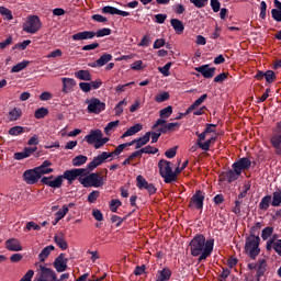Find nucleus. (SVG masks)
<instances>
[{
	"mask_svg": "<svg viewBox=\"0 0 281 281\" xmlns=\"http://www.w3.org/2000/svg\"><path fill=\"white\" fill-rule=\"evenodd\" d=\"M271 15H272V19H274L278 23L281 22V11H279L278 9H272Z\"/></svg>",
	"mask_w": 281,
	"mask_h": 281,
	"instance_id": "obj_64",
	"label": "nucleus"
},
{
	"mask_svg": "<svg viewBox=\"0 0 281 281\" xmlns=\"http://www.w3.org/2000/svg\"><path fill=\"white\" fill-rule=\"evenodd\" d=\"M90 166L91 162H89L86 168L66 170L64 175H61L63 180L65 181L66 179L70 184H72L78 177L80 179L82 175H89V172H93V170H95V168H90Z\"/></svg>",
	"mask_w": 281,
	"mask_h": 281,
	"instance_id": "obj_6",
	"label": "nucleus"
},
{
	"mask_svg": "<svg viewBox=\"0 0 281 281\" xmlns=\"http://www.w3.org/2000/svg\"><path fill=\"white\" fill-rule=\"evenodd\" d=\"M195 71H198V74H201L203 78H214L216 68L214 67L210 68L209 65H203V66L196 67Z\"/></svg>",
	"mask_w": 281,
	"mask_h": 281,
	"instance_id": "obj_22",
	"label": "nucleus"
},
{
	"mask_svg": "<svg viewBox=\"0 0 281 281\" xmlns=\"http://www.w3.org/2000/svg\"><path fill=\"white\" fill-rule=\"evenodd\" d=\"M100 199V191H92L88 195V203H95Z\"/></svg>",
	"mask_w": 281,
	"mask_h": 281,
	"instance_id": "obj_56",
	"label": "nucleus"
},
{
	"mask_svg": "<svg viewBox=\"0 0 281 281\" xmlns=\"http://www.w3.org/2000/svg\"><path fill=\"white\" fill-rule=\"evenodd\" d=\"M32 229H35V232H41V226L34 222L26 223V231L31 232Z\"/></svg>",
	"mask_w": 281,
	"mask_h": 281,
	"instance_id": "obj_62",
	"label": "nucleus"
},
{
	"mask_svg": "<svg viewBox=\"0 0 281 281\" xmlns=\"http://www.w3.org/2000/svg\"><path fill=\"white\" fill-rule=\"evenodd\" d=\"M95 33V36L98 38L102 37V36H110L111 34V29H101V30H98Z\"/></svg>",
	"mask_w": 281,
	"mask_h": 281,
	"instance_id": "obj_59",
	"label": "nucleus"
},
{
	"mask_svg": "<svg viewBox=\"0 0 281 281\" xmlns=\"http://www.w3.org/2000/svg\"><path fill=\"white\" fill-rule=\"evenodd\" d=\"M40 179H41V176H38V171L36 170V168L29 169L23 173V180L29 186H34V183H38Z\"/></svg>",
	"mask_w": 281,
	"mask_h": 281,
	"instance_id": "obj_16",
	"label": "nucleus"
},
{
	"mask_svg": "<svg viewBox=\"0 0 281 281\" xmlns=\"http://www.w3.org/2000/svg\"><path fill=\"white\" fill-rule=\"evenodd\" d=\"M190 3H192L195 8H205L207 5V0H190Z\"/></svg>",
	"mask_w": 281,
	"mask_h": 281,
	"instance_id": "obj_57",
	"label": "nucleus"
},
{
	"mask_svg": "<svg viewBox=\"0 0 281 281\" xmlns=\"http://www.w3.org/2000/svg\"><path fill=\"white\" fill-rule=\"evenodd\" d=\"M138 153H140V155H144V153L147 155H156V153H159V149H157L156 147H153V146H146V147L139 149Z\"/></svg>",
	"mask_w": 281,
	"mask_h": 281,
	"instance_id": "obj_47",
	"label": "nucleus"
},
{
	"mask_svg": "<svg viewBox=\"0 0 281 281\" xmlns=\"http://www.w3.org/2000/svg\"><path fill=\"white\" fill-rule=\"evenodd\" d=\"M267 251L273 249L278 256H281V239H278V235H272V237L266 243Z\"/></svg>",
	"mask_w": 281,
	"mask_h": 281,
	"instance_id": "obj_18",
	"label": "nucleus"
},
{
	"mask_svg": "<svg viewBox=\"0 0 281 281\" xmlns=\"http://www.w3.org/2000/svg\"><path fill=\"white\" fill-rule=\"evenodd\" d=\"M170 67H172V63H167L164 67H159L158 71L162 74V76H170Z\"/></svg>",
	"mask_w": 281,
	"mask_h": 281,
	"instance_id": "obj_54",
	"label": "nucleus"
},
{
	"mask_svg": "<svg viewBox=\"0 0 281 281\" xmlns=\"http://www.w3.org/2000/svg\"><path fill=\"white\" fill-rule=\"evenodd\" d=\"M72 41H90L91 38H95V32L93 31H83L78 32L71 36Z\"/></svg>",
	"mask_w": 281,
	"mask_h": 281,
	"instance_id": "obj_21",
	"label": "nucleus"
},
{
	"mask_svg": "<svg viewBox=\"0 0 281 281\" xmlns=\"http://www.w3.org/2000/svg\"><path fill=\"white\" fill-rule=\"evenodd\" d=\"M169 99H170V93H168V92H162L155 97V100L158 103L166 102V100H169Z\"/></svg>",
	"mask_w": 281,
	"mask_h": 281,
	"instance_id": "obj_55",
	"label": "nucleus"
},
{
	"mask_svg": "<svg viewBox=\"0 0 281 281\" xmlns=\"http://www.w3.org/2000/svg\"><path fill=\"white\" fill-rule=\"evenodd\" d=\"M159 175L162 177L165 183H172L176 181V175L172 173V162L161 159L158 162Z\"/></svg>",
	"mask_w": 281,
	"mask_h": 281,
	"instance_id": "obj_5",
	"label": "nucleus"
},
{
	"mask_svg": "<svg viewBox=\"0 0 281 281\" xmlns=\"http://www.w3.org/2000/svg\"><path fill=\"white\" fill-rule=\"evenodd\" d=\"M49 166H52V161L45 160L40 167L35 168L37 171V175L40 176V179L41 177H43V175H49L54 172V169L49 168Z\"/></svg>",
	"mask_w": 281,
	"mask_h": 281,
	"instance_id": "obj_25",
	"label": "nucleus"
},
{
	"mask_svg": "<svg viewBox=\"0 0 281 281\" xmlns=\"http://www.w3.org/2000/svg\"><path fill=\"white\" fill-rule=\"evenodd\" d=\"M60 56H63V50L60 48H56L47 55V58H60Z\"/></svg>",
	"mask_w": 281,
	"mask_h": 281,
	"instance_id": "obj_61",
	"label": "nucleus"
},
{
	"mask_svg": "<svg viewBox=\"0 0 281 281\" xmlns=\"http://www.w3.org/2000/svg\"><path fill=\"white\" fill-rule=\"evenodd\" d=\"M203 201H205V194L203 193V191L199 190L191 198L189 202V207L191 210H203Z\"/></svg>",
	"mask_w": 281,
	"mask_h": 281,
	"instance_id": "obj_13",
	"label": "nucleus"
},
{
	"mask_svg": "<svg viewBox=\"0 0 281 281\" xmlns=\"http://www.w3.org/2000/svg\"><path fill=\"white\" fill-rule=\"evenodd\" d=\"M270 144L274 148L276 155H281V121L277 122Z\"/></svg>",
	"mask_w": 281,
	"mask_h": 281,
	"instance_id": "obj_10",
	"label": "nucleus"
},
{
	"mask_svg": "<svg viewBox=\"0 0 281 281\" xmlns=\"http://www.w3.org/2000/svg\"><path fill=\"white\" fill-rule=\"evenodd\" d=\"M260 19H267V2L261 1L260 2Z\"/></svg>",
	"mask_w": 281,
	"mask_h": 281,
	"instance_id": "obj_60",
	"label": "nucleus"
},
{
	"mask_svg": "<svg viewBox=\"0 0 281 281\" xmlns=\"http://www.w3.org/2000/svg\"><path fill=\"white\" fill-rule=\"evenodd\" d=\"M133 144H135V140H132L131 143L121 144L111 153H101L100 155L94 157L92 161H90V168H98L99 166H102V164H104L106 159H110V157H113L114 155H122V153H124V148H127V146H133Z\"/></svg>",
	"mask_w": 281,
	"mask_h": 281,
	"instance_id": "obj_2",
	"label": "nucleus"
},
{
	"mask_svg": "<svg viewBox=\"0 0 281 281\" xmlns=\"http://www.w3.org/2000/svg\"><path fill=\"white\" fill-rule=\"evenodd\" d=\"M233 170H237L239 175H243L246 170L251 168V160L249 158H240L232 166Z\"/></svg>",
	"mask_w": 281,
	"mask_h": 281,
	"instance_id": "obj_15",
	"label": "nucleus"
},
{
	"mask_svg": "<svg viewBox=\"0 0 281 281\" xmlns=\"http://www.w3.org/2000/svg\"><path fill=\"white\" fill-rule=\"evenodd\" d=\"M245 251L250 258H252V260L256 259V257L260 254V237L255 235L247 237Z\"/></svg>",
	"mask_w": 281,
	"mask_h": 281,
	"instance_id": "obj_7",
	"label": "nucleus"
},
{
	"mask_svg": "<svg viewBox=\"0 0 281 281\" xmlns=\"http://www.w3.org/2000/svg\"><path fill=\"white\" fill-rule=\"evenodd\" d=\"M102 13L103 14H119V16H131L130 12L122 11V10L111 7V5L103 7Z\"/></svg>",
	"mask_w": 281,
	"mask_h": 281,
	"instance_id": "obj_24",
	"label": "nucleus"
},
{
	"mask_svg": "<svg viewBox=\"0 0 281 281\" xmlns=\"http://www.w3.org/2000/svg\"><path fill=\"white\" fill-rule=\"evenodd\" d=\"M5 247L9 251H23V246H21V241L19 239H9L5 241Z\"/></svg>",
	"mask_w": 281,
	"mask_h": 281,
	"instance_id": "obj_27",
	"label": "nucleus"
},
{
	"mask_svg": "<svg viewBox=\"0 0 281 281\" xmlns=\"http://www.w3.org/2000/svg\"><path fill=\"white\" fill-rule=\"evenodd\" d=\"M170 24L173 27L176 34H181L186 30L183 22H181L179 19H171Z\"/></svg>",
	"mask_w": 281,
	"mask_h": 281,
	"instance_id": "obj_32",
	"label": "nucleus"
},
{
	"mask_svg": "<svg viewBox=\"0 0 281 281\" xmlns=\"http://www.w3.org/2000/svg\"><path fill=\"white\" fill-rule=\"evenodd\" d=\"M120 126V121H112L108 123V125L104 127L105 135H111V131H115Z\"/></svg>",
	"mask_w": 281,
	"mask_h": 281,
	"instance_id": "obj_43",
	"label": "nucleus"
},
{
	"mask_svg": "<svg viewBox=\"0 0 281 281\" xmlns=\"http://www.w3.org/2000/svg\"><path fill=\"white\" fill-rule=\"evenodd\" d=\"M159 131H161L164 134L168 133V131H177V128H179V123H169V124H166V120H162V119H158L156 121V124L153 126V128H157L159 127Z\"/></svg>",
	"mask_w": 281,
	"mask_h": 281,
	"instance_id": "obj_17",
	"label": "nucleus"
},
{
	"mask_svg": "<svg viewBox=\"0 0 281 281\" xmlns=\"http://www.w3.org/2000/svg\"><path fill=\"white\" fill-rule=\"evenodd\" d=\"M78 181L83 188H102L106 178L100 172H89L87 175H81V177L78 178Z\"/></svg>",
	"mask_w": 281,
	"mask_h": 281,
	"instance_id": "obj_3",
	"label": "nucleus"
},
{
	"mask_svg": "<svg viewBox=\"0 0 281 281\" xmlns=\"http://www.w3.org/2000/svg\"><path fill=\"white\" fill-rule=\"evenodd\" d=\"M205 100H207V94H202L199 99L195 100L192 105L187 109L183 114H180L178 117H176V120H181L183 115H190V113H192V111H194L195 109L200 108L205 102Z\"/></svg>",
	"mask_w": 281,
	"mask_h": 281,
	"instance_id": "obj_19",
	"label": "nucleus"
},
{
	"mask_svg": "<svg viewBox=\"0 0 281 281\" xmlns=\"http://www.w3.org/2000/svg\"><path fill=\"white\" fill-rule=\"evenodd\" d=\"M35 267H37L35 281H60L56 276V271L52 270V268H47L41 263H35Z\"/></svg>",
	"mask_w": 281,
	"mask_h": 281,
	"instance_id": "obj_8",
	"label": "nucleus"
},
{
	"mask_svg": "<svg viewBox=\"0 0 281 281\" xmlns=\"http://www.w3.org/2000/svg\"><path fill=\"white\" fill-rule=\"evenodd\" d=\"M150 135L153 134L150 132H147L143 137L134 139L136 148H142V146H146L148 142H150Z\"/></svg>",
	"mask_w": 281,
	"mask_h": 281,
	"instance_id": "obj_33",
	"label": "nucleus"
},
{
	"mask_svg": "<svg viewBox=\"0 0 281 281\" xmlns=\"http://www.w3.org/2000/svg\"><path fill=\"white\" fill-rule=\"evenodd\" d=\"M52 251H54V246H46L38 255L40 262H45V260L49 258V254H52Z\"/></svg>",
	"mask_w": 281,
	"mask_h": 281,
	"instance_id": "obj_34",
	"label": "nucleus"
},
{
	"mask_svg": "<svg viewBox=\"0 0 281 281\" xmlns=\"http://www.w3.org/2000/svg\"><path fill=\"white\" fill-rule=\"evenodd\" d=\"M47 115H49V110L47 108H38L34 112V117L36 120H43V117H47Z\"/></svg>",
	"mask_w": 281,
	"mask_h": 281,
	"instance_id": "obj_38",
	"label": "nucleus"
},
{
	"mask_svg": "<svg viewBox=\"0 0 281 281\" xmlns=\"http://www.w3.org/2000/svg\"><path fill=\"white\" fill-rule=\"evenodd\" d=\"M136 187L138 190H146L148 194H155L157 192L155 184L146 181V178L142 175L136 177Z\"/></svg>",
	"mask_w": 281,
	"mask_h": 281,
	"instance_id": "obj_12",
	"label": "nucleus"
},
{
	"mask_svg": "<svg viewBox=\"0 0 281 281\" xmlns=\"http://www.w3.org/2000/svg\"><path fill=\"white\" fill-rule=\"evenodd\" d=\"M269 205H271V195H266L261 199L259 209L266 212V210H269Z\"/></svg>",
	"mask_w": 281,
	"mask_h": 281,
	"instance_id": "obj_42",
	"label": "nucleus"
},
{
	"mask_svg": "<svg viewBox=\"0 0 281 281\" xmlns=\"http://www.w3.org/2000/svg\"><path fill=\"white\" fill-rule=\"evenodd\" d=\"M137 157H142V151L139 150L134 151L128 158H126L123 161V166H131V164L135 162V159H137Z\"/></svg>",
	"mask_w": 281,
	"mask_h": 281,
	"instance_id": "obj_41",
	"label": "nucleus"
},
{
	"mask_svg": "<svg viewBox=\"0 0 281 281\" xmlns=\"http://www.w3.org/2000/svg\"><path fill=\"white\" fill-rule=\"evenodd\" d=\"M23 131V126H13L9 130V135L16 137L19 135H22Z\"/></svg>",
	"mask_w": 281,
	"mask_h": 281,
	"instance_id": "obj_52",
	"label": "nucleus"
},
{
	"mask_svg": "<svg viewBox=\"0 0 281 281\" xmlns=\"http://www.w3.org/2000/svg\"><path fill=\"white\" fill-rule=\"evenodd\" d=\"M42 183H44V186H48V188H54V189H58V188H63V176H50V177H44L42 178Z\"/></svg>",
	"mask_w": 281,
	"mask_h": 281,
	"instance_id": "obj_14",
	"label": "nucleus"
},
{
	"mask_svg": "<svg viewBox=\"0 0 281 281\" xmlns=\"http://www.w3.org/2000/svg\"><path fill=\"white\" fill-rule=\"evenodd\" d=\"M88 159L89 158L85 155H78L72 159V166H75V167L85 166V164H87Z\"/></svg>",
	"mask_w": 281,
	"mask_h": 281,
	"instance_id": "obj_37",
	"label": "nucleus"
},
{
	"mask_svg": "<svg viewBox=\"0 0 281 281\" xmlns=\"http://www.w3.org/2000/svg\"><path fill=\"white\" fill-rule=\"evenodd\" d=\"M191 256L199 257V262L207 260L214 251V239H205L204 235H195L189 244Z\"/></svg>",
	"mask_w": 281,
	"mask_h": 281,
	"instance_id": "obj_1",
	"label": "nucleus"
},
{
	"mask_svg": "<svg viewBox=\"0 0 281 281\" xmlns=\"http://www.w3.org/2000/svg\"><path fill=\"white\" fill-rule=\"evenodd\" d=\"M75 76L78 78V80H91V72H89V70H79L75 72Z\"/></svg>",
	"mask_w": 281,
	"mask_h": 281,
	"instance_id": "obj_39",
	"label": "nucleus"
},
{
	"mask_svg": "<svg viewBox=\"0 0 281 281\" xmlns=\"http://www.w3.org/2000/svg\"><path fill=\"white\" fill-rule=\"evenodd\" d=\"M206 133H201L199 134V138H198V146L202 149V150H210V146L212 145V142H214V138H210L205 142V137H206ZM204 142V143H203Z\"/></svg>",
	"mask_w": 281,
	"mask_h": 281,
	"instance_id": "obj_23",
	"label": "nucleus"
},
{
	"mask_svg": "<svg viewBox=\"0 0 281 281\" xmlns=\"http://www.w3.org/2000/svg\"><path fill=\"white\" fill-rule=\"evenodd\" d=\"M117 207H122V201L119 199H113L110 201V210L111 212H117Z\"/></svg>",
	"mask_w": 281,
	"mask_h": 281,
	"instance_id": "obj_53",
	"label": "nucleus"
},
{
	"mask_svg": "<svg viewBox=\"0 0 281 281\" xmlns=\"http://www.w3.org/2000/svg\"><path fill=\"white\" fill-rule=\"evenodd\" d=\"M69 212V207L67 205H64L61 210H59L56 213V223H58V221H61V218H65V216H67V213Z\"/></svg>",
	"mask_w": 281,
	"mask_h": 281,
	"instance_id": "obj_50",
	"label": "nucleus"
},
{
	"mask_svg": "<svg viewBox=\"0 0 281 281\" xmlns=\"http://www.w3.org/2000/svg\"><path fill=\"white\" fill-rule=\"evenodd\" d=\"M142 128H144V125H142L139 123L136 125H133L121 137H122V139H124L125 137H131V136L139 133V131H142Z\"/></svg>",
	"mask_w": 281,
	"mask_h": 281,
	"instance_id": "obj_31",
	"label": "nucleus"
},
{
	"mask_svg": "<svg viewBox=\"0 0 281 281\" xmlns=\"http://www.w3.org/2000/svg\"><path fill=\"white\" fill-rule=\"evenodd\" d=\"M0 14L7 19V21H12L14 16L12 15V11L5 7H0Z\"/></svg>",
	"mask_w": 281,
	"mask_h": 281,
	"instance_id": "obj_46",
	"label": "nucleus"
},
{
	"mask_svg": "<svg viewBox=\"0 0 281 281\" xmlns=\"http://www.w3.org/2000/svg\"><path fill=\"white\" fill-rule=\"evenodd\" d=\"M30 65V61L23 60L21 63H18L11 68V74H19V71H23V69H26V67Z\"/></svg>",
	"mask_w": 281,
	"mask_h": 281,
	"instance_id": "obj_36",
	"label": "nucleus"
},
{
	"mask_svg": "<svg viewBox=\"0 0 281 281\" xmlns=\"http://www.w3.org/2000/svg\"><path fill=\"white\" fill-rule=\"evenodd\" d=\"M43 27L38 15H30L23 25V31L27 34H36Z\"/></svg>",
	"mask_w": 281,
	"mask_h": 281,
	"instance_id": "obj_9",
	"label": "nucleus"
},
{
	"mask_svg": "<svg viewBox=\"0 0 281 281\" xmlns=\"http://www.w3.org/2000/svg\"><path fill=\"white\" fill-rule=\"evenodd\" d=\"M92 216L95 221H104V215H102V212L98 209L92 210Z\"/></svg>",
	"mask_w": 281,
	"mask_h": 281,
	"instance_id": "obj_63",
	"label": "nucleus"
},
{
	"mask_svg": "<svg viewBox=\"0 0 281 281\" xmlns=\"http://www.w3.org/2000/svg\"><path fill=\"white\" fill-rule=\"evenodd\" d=\"M149 45H150V34H147L138 43V47H148Z\"/></svg>",
	"mask_w": 281,
	"mask_h": 281,
	"instance_id": "obj_58",
	"label": "nucleus"
},
{
	"mask_svg": "<svg viewBox=\"0 0 281 281\" xmlns=\"http://www.w3.org/2000/svg\"><path fill=\"white\" fill-rule=\"evenodd\" d=\"M110 60H113V55L105 53L100 57V59H97L93 64H89V67H104V65L110 63Z\"/></svg>",
	"mask_w": 281,
	"mask_h": 281,
	"instance_id": "obj_26",
	"label": "nucleus"
},
{
	"mask_svg": "<svg viewBox=\"0 0 281 281\" xmlns=\"http://www.w3.org/2000/svg\"><path fill=\"white\" fill-rule=\"evenodd\" d=\"M126 104H128V102H126V99L119 102L117 105L114 109L115 115H122V113H124V108L126 106Z\"/></svg>",
	"mask_w": 281,
	"mask_h": 281,
	"instance_id": "obj_49",
	"label": "nucleus"
},
{
	"mask_svg": "<svg viewBox=\"0 0 281 281\" xmlns=\"http://www.w3.org/2000/svg\"><path fill=\"white\" fill-rule=\"evenodd\" d=\"M21 115H23V113L21 112V109L14 108L9 112L8 119L10 122H16V120H21Z\"/></svg>",
	"mask_w": 281,
	"mask_h": 281,
	"instance_id": "obj_35",
	"label": "nucleus"
},
{
	"mask_svg": "<svg viewBox=\"0 0 281 281\" xmlns=\"http://www.w3.org/2000/svg\"><path fill=\"white\" fill-rule=\"evenodd\" d=\"M223 177L225 181H228V183H233V181L238 180V178L240 177V173L238 172V170L233 169L224 172Z\"/></svg>",
	"mask_w": 281,
	"mask_h": 281,
	"instance_id": "obj_28",
	"label": "nucleus"
},
{
	"mask_svg": "<svg viewBox=\"0 0 281 281\" xmlns=\"http://www.w3.org/2000/svg\"><path fill=\"white\" fill-rule=\"evenodd\" d=\"M61 81L64 93H69L76 87V81L71 78H63Z\"/></svg>",
	"mask_w": 281,
	"mask_h": 281,
	"instance_id": "obj_30",
	"label": "nucleus"
},
{
	"mask_svg": "<svg viewBox=\"0 0 281 281\" xmlns=\"http://www.w3.org/2000/svg\"><path fill=\"white\" fill-rule=\"evenodd\" d=\"M265 78H266V82H268V85H272V82H276V79L278 77L276 76V72L273 70H267L265 72Z\"/></svg>",
	"mask_w": 281,
	"mask_h": 281,
	"instance_id": "obj_45",
	"label": "nucleus"
},
{
	"mask_svg": "<svg viewBox=\"0 0 281 281\" xmlns=\"http://www.w3.org/2000/svg\"><path fill=\"white\" fill-rule=\"evenodd\" d=\"M281 204V191H276L272 195V202L271 205L273 207H278Z\"/></svg>",
	"mask_w": 281,
	"mask_h": 281,
	"instance_id": "obj_48",
	"label": "nucleus"
},
{
	"mask_svg": "<svg viewBox=\"0 0 281 281\" xmlns=\"http://www.w3.org/2000/svg\"><path fill=\"white\" fill-rule=\"evenodd\" d=\"M86 104H88V113H94L95 115L102 113V111L106 109V104L98 98L88 99Z\"/></svg>",
	"mask_w": 281,
	"mask_h": 281,
	"instance_id": "obj_11",
	"label": "nucleus"
},
{
	"mask_svg": "<svg viewBox=\"0 0 281 281\" xmlns=\"http://www.w3.org/2000/svg\"><path fill=\"white\" fill-rule=\"evenodd\" d=\"M172 277V271L170 269L165 268L159 270L156 274V281H168Z\"/></svg>",
	"mask_w": 281,
	"mask_h": 281,
	"instance_id": "obj_29",
	"label": "nucleus"
},
{
	"mask_svg": "<svg viewBox=\"0 0 281 281\" xmlns=\"http://www.w3.org/2000/svg\"><path fill=\"white\" fill-rule=\"evenodd\" d=\"M54 240L56 243V245L60 248V249H67L68 245H67V240H65V236L63 235H56L54 237Z\"/></svg>",
	"mask_w": 281,
	"mask_h": 281,
	"instance_id": "obj_40",
	"label": "nucleus"
},
{
	"mask_svg": "<svg viewBox=\"0 0 281 281\" xmlns=\"http://www.w3.org/2000/svg\"><path fill=\"white\" fill-rule=\"evenodd\" d=\"M159 115L160 117L167 120V117L172 115V106L168 105L167 108H164L162 110H160Z\"/></svg>",
	"mask_w": 281,
	"mask_h": 281,
	"instance_id": "obj_51",
	"label": "nucleus"
},
{
	"mask_svg": "<svg viewBox=\"0 0 281 281\" xmlns=\"http://www.w3.org/2000/svg\"><path fill=\"white\" fill-rule=\"evenodd\" d=\"M85 142L90 146H93L95 150L102 148L109 142V137H104L101 130H92L88 135L85 136Z\"/></svg>",
	"mask_w": 281,
	"mask_h": 281,
	"instance_id": "obj_4",
	"label": "nucleus"
},
{
	"mask_svg": "<svg viewBox=\"0 0 281 281\" xmlns=\"http://www.w3.org/2000/svg\"><path fill=\"white\" fill-rule=\"evenodd\" d=\"M273 237V227L268 226L262 229L261 232V238L262 240H269V238Z\"/></svg>",
	"mask_w": 281,
	"mask_h": 281,
	"instance_id": "obj_44",
	"label": "nucleus"
},
{
	"mask_svg": "<svg viewBox=\"0 0 281 281\" xmlns=\"http://www.w3.org/2000/svg\"><path fill=\"white\" fill-rule=\"evenodd\" d=\"M53 267L56 269L57 273H63L67 269V258L64 255H59L54 263Z\"/></svg>",
	"mask_w": 281,
	"mask_h": 281,
	"instance_id": "obj_20",
	"label": "nucleus"
}]
</instances>
